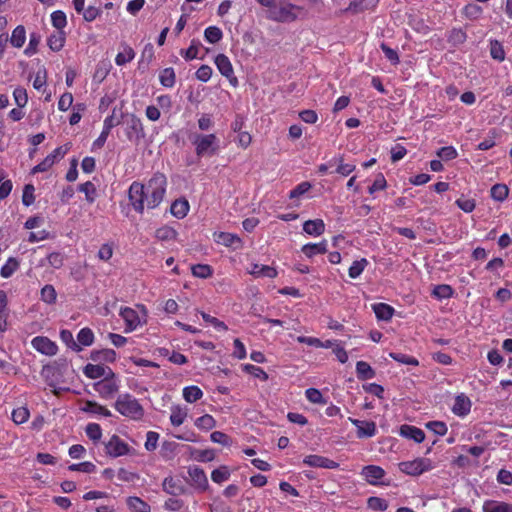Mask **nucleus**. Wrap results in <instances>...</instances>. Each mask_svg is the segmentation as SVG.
I'll use <instances>...</instances> for the list:
<instances>
[{"label": "nucleus", "mask_w": 512, "mask_h": 512, "mask_svg": "<svg viewBox=\"0 0 512 512\" xmlns=\"http://www.w3.org/2000/svg\"><path fill=\"white\" fill-rule=\"evenodd\" d=\"M19 262L16 258L10 257L2 266L0 274L3 278H9L18 269Z\"/></svg>", "instance_id": "4c0bfd02"}, {"label": "nucleus", "mask_w": 512, "mask_h": 512, "mask_svg": "<svg viewBox=\"0 0 512 512\" xmlns=\"http://www.w3.org/2000/svg\"><path fill=\"white\" fill-rule=\"evenodd\" d=\"M303 230L309 235L320 236L325 231V224L321 219L307 220L303 224Z\"/></svg>", "instance_id": "4be33fe9"}, {"label": "nucleus", "mask_w": 512, "mask_h": 512, "mask_svg": "<svg viewBox=\"0 0 512 512\" xmlns=\"http://www.w3.org/2000/svg\"><path fill=\"white\" fill-rule=\"evenodd\" d=\"M78 342L83 346H90L94 340V334L90 328H83L77 335Z\"/></svg>", "instance_id": "8fccbe9b"}, {"label": "nucleus", "mask_w": 512, "mask_h": 512, "mask_svg": "<svg viewBox=\"0 0 512 512\" xmlns=\"http://www.w3.org/2000/svg\"><path fill=\"white\" fill-rule=\"evenodd\" d=\"M389 356L392 359H394L395 361L400 362L402 364L413 365V366H417L419 364V362L416 358L408 356L406 354L391 352L389 354Z\"/></svg>", "instance_id": "052dcab7"}, {"label": "nucleus", "mask_w": 512, "mask_h": 512, "mask_svg": "<svg viewBox=\"0 0 512 512\" xmlns=\"http://www.w3.org/2000/svg\"><path fill=\"white\" fill-rule=\"evenodd\" d=\"M373 311L380 320H390L393 316L394 309L385 303H377L373 305Z\"/></svg>", "instance_id": "cd10ccee"}, {"label": "nucleus", "mask_w": 512, "mask_h": 512, "mask_svg": "<svg viewBox=\"0 0 512 512\" xmlns=\"http://www.w3.org/2000/svg\"><path fill=\"white\" fill-rule=\"evenodd\" d=\"M84 374L91 379H97L100 377L106 378V376H115L114 372L107 366L87 364L84 368Z\"/></svg>", "instance_id": "ddd939ff"}, {"label": "nucleus", "mask_w": 512, "mask_h": 512, "mask_svg": "<svg viewBox=\"0 0 512 512\" xmlns=\"http://www.w3.org/2000/svg\"><path fill=\"white\" fill-rule=\"evenodd\" d=\"M135 57V52L130 46H124L122 52H119L116 55L115 62L118 66L125 65L126 63L132 61Z\"/></svg>", "instance_id": "c9c22d12"}, {"label": "nucleus", "mask_w": 512, "mask_h": 512, "mask_svg": "<svg viewBox=\"0 0 512 512\" xmlns=\"http://www.w3.org/2000/svg\"><path fill=\"white\" fill-rule=\"evenodd\" d=\"M303 463L311 467H320L327 469H335L338 467L337 462L319 455H308L304 458Z\"/></svg>", "instance_id": "4468645a"}, {"label": "nucleus", "mask_w": 512, "mask_h": 512, "mask_svg": "<svg viewBox=\"0 0 512 512\" xmlns=\"http://www.w3.org/2000/svg\"><path fill=\"white\" fill-rule=\"evenodd\" d=\"M216 242L228 247L239 248L242 246V240L239 236L232 233L220 232L216 235Z\"/></svg>", "instance_id": "aec40b11"}, {"label": "nucleus", "mask_w": 512, "mask_h": 512, "mask_svg": "<svg viewBox=\"0 0 512 512\" xmlns=\"http://www.w3.org/2000/svg\"><path fill=\"white\" fill-rule=\"evenodd\" d=\"M30 417V412L27 407H19L12 411V420L15 424L20 425L25 423Z\"/></svg>", "instance_id": "ea45409f"}, {"label": "nucleus", "mask_w": 512, "mask_h": 512, "mask_svg": "<svg viewBox=\"0 0 512 512\" xmlns=\"http://www.w3.org/2000/svg\"><path fill=\"white\" fill-rule=\"evenodd\" d=\"M215 65L217 66L219 72L229 80L230 84L233 87H236L238 85V79L234 75L233 66L226 55L218 54L215 57Z\"/></svg>", "instance_id": "6e6552de"}, {"label": "nucleus", "mask_w": 512, "mask_h": 512, "mask_svg": "<svg viewBox=\"0 0 512 512\" xmlns=\"http://www.w3.org/2000/svg\"><path fill=\"white\" fill-rule=\"evenodd\" d=\"M82 411L87 413L99 414L104 417H110L112 415L110 410H108L106 407L98 404L97 402L89 400L85 402Z\"/></svg>", "instance_id": "c85d7f7f"}, {"label": "nucleus", "mask_w": 512, "mask_h": 512, "mask_svg": "<svg viewBox=\"0 0 512 512\" xmlns=\"http://www.w3.org/2000/svg\"><path fill=\"white\" fill-rule=\"evenodd\" d=\"M55 163V155H47L46 158L32 169V173H40L49 170Z\"/></svg>", "instance_id": "bf43d9fd"}, {"label": "nucleus", "mask_w": 512, "mask_h": 512, "mask_svg": "<svg viewBox=\"0 0 512 512\" xmlns=\"http://www.w3.org/2000/svg\"><path fill=\"white\" fill-rule=\"evenodd\" d=\"M367 265L368 261L365 258L354 261L349 268V276L353 279L359 277Z\"/></svg>", "instance_id": "de8ad7c7"}, {"label": "nucleus", "mask_w": 512, "mask_h": 512, "mask_svg": "<svg viewBox=\"0 0 512 512\" xmlns=\"http://www.w3.org/2000/svg\"><path fill=\"white\" fill-rule=\"evenodd\" d=\"M349 421L357 427L358 438H370L376 433V424L373 421H361L354 418H349Z\"/></svg>", "instance_id": "f8f14e48"}, {"label": "nucleus", "mask_w": 512, "mask_h": 512, "mask_svg": "<svg viewBox=\"0 0 512 512\" xmlns=\"http://www.w3.org/2000/svg\"><path fill=\"white\" fill-rule=\"evenodd\" d=\"M114 407L121 415L133 420H140L144 415L143 407L130 394L119 395Z\"/></svg>", "instance_id": "20e7f679"}, {"label": "nucleus", "mask_w": 512, "mask_h": 512, "mask_svg": "<svg viewBox=\"0 0 512 512\" xmlns=\"http://www.w3.org/2000/svg\"><path fill=\"white\" fill-rule=\"evenodd\" d=\"M335 164H337L336 172L343 175L348 176L350 173H352L355 170V165L352 164H344L343 158H334L332 160Z\"/></svg>", "instance_id": "13d9d810"}, {"label": "nucleus", "mask_w": 512, "mask_h": 512, "mask_svg": "<svg viewBox=\"0 0 512 512\" xmlns=\"http://www.w3.org/2000/svg\"><path fill=\"white\" fill-rule=\"evenodd\" d=\"M426 428L440 436L445 435L448 430L446 424L442 421H430L426 423Z\"/></svg>", "instance_id": "0e129e2a"}, {"label": "nucleus", "mask_w": 512, "mask_h": 512, "mask_svg": "<svg viewBox=\"0 0 512 512\" xmlns=\"http://www.w3.org/2000/svg\"><path fill=\"white\" fill-rule=\"evenodd\" d=\"M398 466L401 472L411 476H418L432 469L431 460L427 458H417L412 461L400 462Z\"/></svg>", "instance_id": "39448f33"}, {"label": "nucleus", "mask_w": 512, "mask_h": 512, "mask_svg": "<svg viewBox=\"0 0 512 512\" xmlns=\"http://www.w3.org/2000/svg\"><path fill=\"white\" fill-rule=\"evenodd\" d=\"M356 373L359 380H369L375 377V371L365 361L356 363Z\"/></svg>", "instance_id": "bb28decb"}, {"label": "nucleus", "mask_w": 512, "mask_h": 512, "mask_svg": "<svg viewBox=\"0 0 512 512\" xmlns=\"http://www.w3.org/2000/svg\"><path fill=\"white\" fill-rule=\"evenodd\" d=\"M119 386L115 376H106V378L94 384V390L104 399H110L118 391Z\"/></svg>", "instance_id": "0eeeda50"}, {"label": "nucleus", "mask_w": 512, "mask_h": 512, "mask_svg": "<svg viewBox=\"0 0 512 512\" xmlns=\"http://www.w3.org/2000/svg\"><path fill=\"white\" fill-rule=\"evenodd\" d=\"M65 43V33L63 31H56L51 34L47 40L49 48L53 51H60Z\"/></svg>", "instance_id": "c756f323"}, {"label": "nucleus", "mask_w": 512, "mask_h": 512, "mask_svg": "<svg viewBox=\"0 0 512 512\" xmlns=\"http://www.w3.org/2000/svg\"><path fill=\"white\" fill-rule=\"evenodd\" d=\"M188 210V201L184 199L175 200L171 205V213L179 219L185 217L188 213Z\"/></svg>", "instance_id": "7c9ffc66"}, {"label": "nucleus", "mask_w": 512, "mask_h": 512, "mask_svg": "<svg viewBox=\"0 0 512 512\" xmlns=\"http://www.w3.org/2000/svg\"><path fill=\"white\" fill-rule=\"evenodd\" d=\"M306 398L314 404H326L322 393L316 388H308L305 391Z\"/></svg>", "instance_id": "603ef678"}, {"label": "nucleus", "mask_w": 512, "mask_h": 512, "mask_svg": "<svg viewBox=\"0 0 512 512\" xmlns=\"http://www.w3.org/2000/svg\"><path fill=\"white\" fill-rule=\"evenodd\" d=\"M192 274L195 277L206 279L212 275V268L206 264H196L191 267Z\"/></svg>", "instance_id": "c03bdc74"}, {"label": "nucleus", "mask_w": 512, "mask_h": 512, "mask_svg": "<svg viewBox=\"0 0 512 512\" xmlns=\"http://www.w3.org/2000/svg\"><path fill=\"white\" fill-rule=\"evenodd\" d=\"M243 370L256 378L262 379L263 381H266L268 379V374L258 366L252 364H245L243 365Z\"/></svg>", "instance_id": "864d4df0"}, {"label": "nucleus", "mask_w": 512, "mask_h": 512, "mask_svg": "<svg viewBox=\"0 0 512 512\" xmlns=\"http://www.w3.org/2000/svg\"><path fill=\"white\" fill-rule=\"evenodd\" d=\"M176 231L168 226H163L156 230L155 237L161 241H168L176 238Z\"/></svg>", "instance_id": "49530a36"}, {"label": "nucleus", "mask_w": 512, "mask_h": 512, "mask_svg": "<svg viewBox=\"0 0 512 512\" xmlns=\"http://www.w3.org/2000/svg\"><path fill=\"white\" fill-rule=\"evenodd\" d=\"M41 41V36L38 33H31L29 38V44L24 50L27 56H31L37 52V47Z\"/></svg>", "instance_id": "6e6d98bb"}, {"label": "nucleus", "mask_w": 512, "mask_h": 512, "mask_svg": "<svg viewBox=\"0 0 512 512\" xmlns=\"http://www.w3.org/2000/svg\"><path fill=\"white\" fill-rule=\"evenodd\" d=\"M188 415L187 409L179 405H173L171 407L170 421L174 426H180L184 423Z\"/></svg>", "instance_id": "a878e982"}, {"label": "nucleus", "mask_w": 512, "mask_h": 512, "mask_svg": "<svg viewBox=\"0 0 512 512\" xmlns=\"http://www.w3.org/2000/svg\"><path fill=\"white\" fill-rule=\"evenodd\" d=\"M159 80L161 85L167 88H171L175 84L176 75L173 68H165L160 72Z\"/></svg>", "instance_id": "2f4dec72"}, {"label": "nucleus", "mask_w": 512, "mask_h": 512, "mask_svg": "<svg viewBox=\"0 0 512 512\" xmlns=\"http://www.w3.org/2000/svg\"><path fill=\"white\" fill-rule=\"evenodd\" d=\"M509 189L504 184H495L491 188V197L497 201H503L507 198Z\"/></svg>", "instance_id": "37998d69"}, {"label": "nucleus", "mask_w": 512, "mask_h": 512, "mask_svg": "<svg viewBox=\"0 0 512 512\" xmlns=\"http://www.w3.org/2000/svg\"><path fill=\"white\" fill-rule=\"evenodd\" d=\"M471 409V401L464 394L458 395L455 398L452 411L454 414L458 416H465L470 412Z\"/></svg>", "instance_id": "a211bd4d"}, {"label": "nucleus", "mask_w": 512, "mask_h": 512, "mask_svg": "<svg viewBox=\"0 0 512 512\" xmlns=\"http://www.w3.org/2000/svg\"><path fill=\"white\" fill-rule=\"evenodd\" d=\"M86 434L92 441L100 440L102 436V430L99 424L90 423L86 426Z\"/></svg>", "instance_id": "e2e57ef3"}, {"label": "nucleus", "mask_w": 512, "mask_h": 512, "mask_svg": "<svg viewBox=\"0 0 512 512\" xmlns=\"http://www.w3.org/2000/svg\"><path fill=\"white\" fill-rule=\"evenodd\" d=\"M188 475L191 479V485L200 491H205L209 487L207 476L203 469L198 466H192L188 469Z\"/></svg>", "instance_id": "1a4fd4ad"}, {"label": "nucleus", "mask_w": 512, "mask_h": 512, "mask_svg": "<svg viewBox=\"0 0 512 512\" xmlns=\"http://www.w3.org/2000/svg\"><path fill=\"white\" fill-rule=\"evenodd\" d=\"M490 54L493 59L498 61H503L505 58L503 47L498 41L491 42Z\"/></svg>", "instance_id": "338daca9"}, {"label": "nucleus", "mask_w": 512, "mask_h": 512, "mask_svg": "<svg viewBox=\"0 0 512 512\" xmlns=\"http://www.w3.org/2000/svg\"><path fill=\"white\" fill-rule=\"evenodd\" d=\"M189 139L198 157L213 156L220 148L219 139L215 134L194 133L189 136Z\"/></svg>", "instance_id": "f03ea898"}, {"label": "nucleus", "mask_w": 512, "mask_h": 512, "mask_svg": "<svg viewBox=\"0 0 512 512\" xmlns=\"http://www.w3.org/2000/svg\"><path fill=\"white\" fill-rule=\"evenodd\" d=\"M127 505L134 512H150V506L139 497H129Z\"/></svg>", "instance_id": "f704fd0d"}, {"label": "nucleus", "mask_w": 512, "mask_h": 512, "mask_svg": "<svg viewBox=\"0 0 512 512\" xmlns=\"http://www.w3.org/2000/svg\"><path fill=\"white\" fill-rule=\"evenodd\" d=\"M400 434L408 439H413L417 443H421L425 439L423 430L411 425H402L400 427Z\"/></svg>", "instance_id": "6ab92c4d"}, {"label": "nucleus", "mask_w": 512, "mask_h": 512, "mask_svg": "<svg viewBox=\"0 0 512 512\" xmlns=\"http://www.w3.org/2000/svg\"><path fill=\"white\" fill-rule=\"evenodd\" d=\"M127 138L132 140L133 137L137 139L144 136L143 125L141 120L135 115H131L129 121L127 122Z\"/></svg>", "instance_id": "f3484780"}, {"label": "nucleus", "mask_w": 512, "mask_h": 512, "mask_svg": "<svg viewBox=\"0 0 512 512\" xmlns=\"http://www.w3.org/2000/svg\"><path fill=\"white\" fill-rule=\"evenodd\" d=\"M201 44L195 40H192L191 45L186 49H182L180 54L186 59V60H193L197 58L199 47Z\"/></svg>", "instance_id": "3c124183"}, {"label": "nucleus", "mask_w": 512, "mask_h": 512, "mask_svg": "<svg viewBox=\"0 0 512 512\" xmlns=\"http://www.w3.org/2000/svg\"><path fill=\"white\" fill-rule=\"evenodd\" d=\"M195 426L202 430H211L216 426V421L211 415L205 414L196 419Z\"/></svg>", "instance_id": "79ce46f5"}, {"label": "nucleus", "mask_w": 512, "mask_h": 512, "mask_svg": "<svg viewBox=\"0 0 512 512\" xmlns=\"http://www.w3.org/2000/svg\"><path fill=\"white\" fill-rule=\"evenodd\" d=\"M302 252L309 258L316 254H324L327 252V243L322 241L320 243H309L302 247Z\"/></svg>", "instance_id": "b1692460"}, {"label": "nucleus", "mask_w": 512, "mask_h": 512, "mask_svg": "<svg viewBox=\"0 0 512 512\" xmlns=\"http://www.w3.org/2000/svg\"><path fill=\"white\" fill-rule=\"evenodd\" d=\"M167 179L163 173L157 172L146 185L133 182L128 190L131 205L138 213L144 208L154 209L162 202L166 192Z\"/></svg>", "instance_id": "f257e3e1"}, {"label": "nucleus", "mask_w": 512, "mask_h": 512, "mask_svg": "<svg viewBox=\"0 0 512 512\" xmlns=\"http://www.w3.org/2000/svg\"><path fill=\"white\" fill-rule=\"evenodd\" d=\"M437 155L443 160H452L457 157V151L453 146H445L438 150Z\"/></svg>", "instance_id": "774afa93"}, {"label": "nucleus", "mask_w": 512, "mask_h": 512, "mask_svg": "<svg viewBox=\"0 0 512 512\" xmlns=\"http://www.w3.org/2000/svg\"><path fill=\"white\" fill-rule=\"evenodd\" d=\"M367 504L370 509L375 511H385L388 508L387 501L379 497H370Z\"/></svg>", "instance_id": "680f3d73"}, {"label": "nucleus", "mask_w": 512, "mask_h": 512, "mask_svg": "<svg viewBox=\"0 0 512 512\" xmlns=\"http://www.w3.org/2000/svg\"><path fill=\"white\" fill-rule=\"evenodd\" d=\"M379 0H354L352 1L346 11L359 13L367 9H371L377 5Z\"/></svg>", "instance_id": "393cba45"}, {"label": "nucleus", "mask_w": 512, "mask_h": 512, "mask_svg": "<svg viewBox=\"0 0 512 512\" xmlns=\"http://www.w3.org/2000/svg\"><path fill=\"white\" fill-rule=\"evenodd\" d=\"M483 512H512V504L488 500L483 504Z\"/></svg>", "instance_id": "5701e85b"}, {"label": "nucleus", "mask_w": 512, "mask_h": 512, "mask_svg": "<svg viewBox=\"0 0 512 512\" xmlns=\"http://www.w3.org/2000/svg\"><path fill=\"white\" fill-rule=\"evenodd\" d=\"M301 7L296 6L287 0H278L275 6L267 10L266 17L275 22H293L298 17Z\"/></svg>", "instance_id": "7ed1b4c3"}, {"label": "nucleus", "mask_w": 512, "mask_h": 512, "mask_svg": "<svg viewBox=\"0 0 512 512\" xmlns=\"http://www.w3.org/2000/svg\"><path fill=\"white\" fill-rule=\"evenodd\" d=\"M26 40V31L25 28L21 25L17 26L13 32L12 36L10 38L11 44L16 48H21Z\"/></svg>", "instance_id": "473e14b6"}, {"label": "nucleus", "mask_w": 512, "mask_h": 512, "mask_svg": "<svg viewBox=\"0 0 512 512\" xmlns=\"http://www.w3.org/2000/svg\"><path fill=\"white\" fill-rule=\"evenodd\" d=\"M248 272L255 277L275 278L277 276L276 269L268 265L252 264Z\"/></svg>", "instance_id": "412c9836"}, {"label": "nucleus", "mask_w": 512, "mask_h": 512, "mask_svg": "<svg viewBox=\"0 0 512 512\" xmlns=\"http://www.w3.org/2000/svg\"><path fill=\"white\" fill-rule=\"evenodd\" d=\"M362 475L365 477L367 482L372 485H376L385 475V471L380 466L368 465L362 469Z\"/></svg>", "instance_id": "dca6fc26"}, {"label": "nucleus", "mask_w": 512, "mask_h": 512, "mask_svg": "<svg viewBox=\"0 0 512 512\" xmlns=\"http://www.w3.org/2000/svg\"><path fill=\"white\" fill-rule=\"evenodd\" d=\"M204 37L209 43L215 44L222 39L223 33L220 28L209 26L204 31Z\"/></svg>", "instance_id": "e433bc0d"}, {"label": "nucleus", "mask_w": 512, "mask_h": 512, "mask_svg": "<svg viewBox=\"0 0 512 512\" xmlns=\"http://www.w3.org/2000/svg\"><path fill=\"white\" fill-rule=\"evenodd\" d=\"M120 315L126 323L125 332H131L139 326V324H140L139 316H138L137 312L135 310H133L132 308L125 307V308L121 309Z\"/></svg>", "instance_id": "2eb2a0df"}, {"label": "nucleus", "mask_w": 512, "mask_h": 512, "mask_svg": "<svg viewBox=\"0 0 512 512\" xmlns=\"http://www.w3.org/2000/svg\"><path fill=\"white\" fill-rule=\"evenodd\" d=\"M51 21L53 26L57 29V31H63V28L67 24L66 15L63 11H54L51 14Z\"/></svg>", "instance_id": "a18cd8bd"}, {"label": "nucleus", "mask_w": 512, "mask_h": 512, "mask_svg": "<svg viewBox=\"0 0 512 512\" xmlns=\"http://www.w3.org/2000/svg\"><path fill=\"white\" fill-rule=\"evenodd\" d=\"M203 396L202 390L198 386H188L183 389V397L189 403H194Z\"/></svg>", "instance_id": "72a5a7b5"}, {"label": "nucleus", "mask_w": 512, "mask_h": 512, "mask_svg": "<svg viewBox=\"0 0 512 512\" xmlns=\"http://www.w3.org/2000/svg\"><path fill=\"white\" fill-rule=\"evenodd\" d=\"M91 359L94 361L104 360L113 362L116 359V353L112 349H104L101 351H94L91 353Z\"/></svg>", "instance_id": "a19ab883"}, {"label": "nucleus", "mask_w": 512, "mask_h": 512, "mask_svg": "<svg viewBox=\"0 0 512 512\" xmlns=\"http://www.w3.org/2000/svg\"><path fill=\"white\" fill-rule=\"evenodd\" d=\"M163 490L172 496H179L187 493V488L182 481L174 477H166L162 483Z\"/></svg>", "instance_id": "9b49d317"}, {"label": "nucleus", "mask_w": 512, "mask_h": 512, "mask_svg": "<svg viewBox=\"0 0 512 512\" xmlns=\"http://www.w3.org/2000/svg\"><path fill=\"white\" fill-rule=\"evenodd\" d=\"M438 299H447L452 296L453 289L446 284L437 285L432 293Z\"/></svg>", "instance_id": "4d7b16f0"}, {"label": "nucleus", "mask_w": 512, "mask_h": 512, "mask_svg": "<svg viewBox=\"0 0 512 512\" xmlns=\"http://www.w3.org/2000/svg\"><path fill=\"white\" fill-rule=\"evenodd\" d=\"M78 189H79L80 192H83L85 194L86 200L89 203H93L94 202L96 188H95V186H94V184L92 182L87 181L85 183H82V184L79 185Z\"/></svg>", "instance_id": "09e8293b"}, {"label": "nucleus", "mask_w": 512, "mask_h": 512, "mask_svg": "<svg viewBox=\"0 0 512 512\" xmlns=\"http://www.w3.org/2000/svg\"><path fill=\"white\" fill-rule=\"evenodd\" d=\"M105 452L110 457L116 458L126 455L129 452V446L118 435H112L110 439L104 442Z\"/></svg>", "instance_id": "423d86ee"}, {"label": "nucleus", "mask_w": 512, "mask_h": 512, "mask_svg": "<svg viewBox=\"0 0 512 512\" xmlns=\"http://www.w3.org/2000/svg\"><path fill=\"white\" fill-rule=\"evenodd\" d=\"M31 344L35 350L48 356L55 355L58 350L57 345L53 341L43 336H37L33 338Z\"/></svg>", "instance_id": "9d476101"}, {"label": "nucleus", "mask_w": 512, "mask_h": 512, "mask_svg": "<svg viewBox=\"0 0 512 512\" xmlns=\"http://www.w3.org/2000/svg\"><path fill=\"white\" fill-rule=\"evenodd\" d=\"M57 299V293L55 288L47 284L41 289V300L47 304H54Z\"/></svg>", "instance_id": "58836bf2"}, {"label": "nucleus", "mask_w": 512, "mask_h": 512, "mask_svg": "<svg viewBox=\"0 0 512 512\" xmlns=\"http://www.w3.org/2000/svg\"><path fill=\"white\" fill-rule=\"evenodd\" d=\"M13 96L18 107H24L28 102V95L26 89L18 87L14 90Z\"/></svg>", "instance_id": "69168bd1"}, {"label": "nucleus", "mask_w": 512, "mask_h": 512, "mask_svg": "<svg viewBox=\"0 0 512 512\" xmlns=\"http://www.w3.org/2000/svg\"><path fill=\"white\" fill-rule=\"evenodd\" d=\"M230 472L226 466H222L212 471L211 478L215 483H222L228 480Z\"/></svg>", "instance_id": "5fc2aeb1"}]
</instances>
